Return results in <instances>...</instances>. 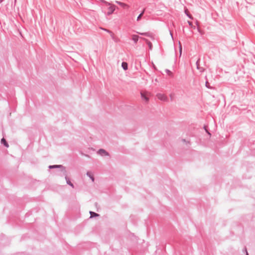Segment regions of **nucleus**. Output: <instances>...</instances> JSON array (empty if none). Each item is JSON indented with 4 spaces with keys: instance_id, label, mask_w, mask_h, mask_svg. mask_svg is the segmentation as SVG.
<instances>
[{
    "instance_id": "obj_8",
    "label": "nucleus",
    "mask_w": 255,
    "mask_h": 255,
    "mask_svg": "<svg viewBox=\"0 0 255 255\" xmlns=\"http://www.w3.org/2000/svg\"><path fill=\"white\" fill-rule=\"evenodd\" d=\"M1 142L2 143H3L6 147H8V144L6 142L5 139L4 138H2L1 140Z\"/></svg>"
},
{
    "instance_id": "obj_5",
    "label": "nucleus",
    "mask_w": 255,
    "mask_h": 255,
    "mask_svg": "<svg viewBox=\"0 0 255 255\" xmlns=\"http://www.w3.org/2000/svg\"><path fill=\"white\" fill-rule=\"evenodd\" d=\"M122 66L125 70H127L128 68V63L125 62L122 63Z\"/></svg>"
},
{
    "instance_id": "obj_7",
    "label": "nucleus",
    "mask_w": 255,
    "mask_h": 255,
    "mask_svg": "<svg viewBox=\"0 0 255 255\" xmlns=\"http://www.w3.org/2000/svg\"><path fill=\"white\" fill-rule=\"evenodd\" d=\"M117 2L124 8H128V5L126 3H123L121 2H119V1H117Z\"/></svg>"
},
{
    "instance_id": "obj_15",
    "label": "nucleus",
    "mask_w": 255,
    "mask_h": 255,
    "mask_svg": "<svg viewBox=\"0 0 255 255\" xmlns=\"http://www.w3.org/2000/svg\"><path fill=\"white\" fill-rule=\"evenodd\" d=\"M147 44L150 49L152 48V44L150 42L147 41Z\"/></svg>"
},
{
    "instance_id": "obj_20",
    "label": "nucleus",
    "mask_w": 255,
    "mask_h": 255,
    "mask_svg": "<svg viewBox=\"0 0 255 255\" xmlns=\"http://www.w3.org/2000/svg\"><path fill=\"white\" fill-rule=\"evenodd\" d=\"M246 255H249V254H248L247 250H246Z\"/></svg>"
},
{
    "instance_id": "obj_14",
    "label": "nucleus",
    "mask_w": 255,
    "mask_h": 255,
    "mask_svg": "<svg viewBox=\"0 0 255 255\" xmlns=\"http://www.w3.org/2000/svg\"><path fill=\"white\" fill-rule=\"evenodd\" d=\"M143 12H144V10L138 15V16L137 17V20H138L140 19V18L141 17L142 15L143 14Z\"/></svg>"
},
{
    "instance_id": "obj_19",
    "label": "nucleus",
    "mask_w": 255,
    "mask_h": 255,
    "mask_svg": "<svg viewBox=\"0 0 255 255\" xmlns=\"http://www.w3.org/2000/svg\"><path fill=\"white\" fill-rule=\"evenodd\" d=\"M58 166H50V168H52V167H58Z\"/></svg>"
},
{
    "instance_id": "obj_12",
    "label": "nucleus",
    "mask_w": 255,
    "mask_h": 255,
    "mask_svg": "<svg viewBox=\"0 0 255 255\" xmlns=\"http://www.w3.org/2000/svg\"><path fill=\"white\" fill-rule=\"evenodd\" d=\"M185 13L187 14V15L191 19H193V17L192 16V15L191 14H190V13H189V11L187 9H186L185 10Z\"/></svg>"
},
{
    "instance_id": "obj_18",
    "label": "nucleus",
    "mask_w": 255,
    "mask_h": 255,
    "mask_svg": "<svg viewBox=\"0 0 255 255\" xmlns=\"http://www.w3.org/2000/svg\"><path fill=\"white\" fill-rule=\"evenodd\" d=\"M188 23L190 25H192V22H190V21H188Z\"/></svg>"
},
{
    "instance_id": "obj_2",
    "label": "nucleus",
    "mask_w": 255,
    "mask_h": 255,
    "mask_svg": "<svg viewBox=\"0 0 255 255\" xmlns=\"http://www.w3.org/2000/svg\"><path fill=\"white\" fill-rule=\"evenodd\" d=\"M108 5H109V7L108 8V11L107 12V14L109 15L112 14L115 11V6L114 5H112L110 3H108Z\"/></svg>"
},
{
    "instance_id": "obj_21",
    "label": "nucleus",
    "mask_w": 255,
    "mask_h": 255,
    "mask_svg": "<svg viewBox=\"0 0 255 255\" xmlns=\"http://www.w3.org/2000/svg\"><path fill=\"white\" fill-rule=\"evenodd\" d=\"M207 84H208V83L206 82V86H207Z\"/></svg>"
},
{
    "instance_id": "obj_9",
    "label": "nucleus",
    "mask_w": 255,
    "mask_h": 255,
    "mask_svg": "<svg viewBox=\"0 0 255 255\" xmlns=\"http://www.w3.org/2000/svg\"><path fill=\"white\" fill-rule=\"evenodd\" d=\"M90 214L91 215V217L90 218H92V217H98L99 216V214L96 213H94L93 212H90Z\"/></svg>"
},
{
    "instance_id": "obj_4",
    "label": "nucleus",
    "mask_w": 255,
    "mask_h": 255,
    "mask_svg": "<svg viewBox=\"0 0 255 255\" xmlns=\"http://www.w3.org/2000/svg\"><path fill=\"white\" fill-rule=\"evenodd\" d=\"M138 36L137 35H133L132 36V39L136 43L138 40Z\"/></svg>"
},
{
    "instance_id": "obj_1",
    "label": "nucleus",
    "mask_w": 255,
    "mask_h": 255,
    "mask_svg": "<svg viewBox=\"0 0 255 255\" xmlns=\"http://www.w3.org/2000/svg\"><path fill=\"white\" fill-rule=\"evenodd\" d=\"M141 97L142 98V100L146 103H148L149 101L148 98V94L144 92H141L140 93Z\"/></svg>"
},
{
    "instance_id": "obj_17",
    "label": "nucleus",
    "mask_w": 255,
    "mask_h": 255,
    "mask_svg": "<svg viewBox=\"0 0 255 255\" xmlns=\"http://www.w3.org/2000/svg\"><path fill=\"white\" fill-rule=\"evenodd\" d=\"M170 35H171V37L172 39H173L172 34L171 32H170Z\"/></svg>"
},
{
    "instance_id": "obj_13",
    "label": "nucleus",
    "mask_w": 255,
    "mask_h": 255,
    "mask_svg": "<svg viewBox=\"0 0 255 255\" xmlns=\"http://www.w3.org/2000/svg\"><path fill=\"white\" fill-rule=\"evenodd\" d=\"M66 180H67V184H68L69 185H70L71 186H72V187H74V186H73V184L71 182V181L69 180H67L66 179Z\"/></svg>"
},
{
    "instance_id": "obj_16",
    "label": "nucleus",
    "mask_w": 255,
    "mask_h": 255,
    "mask_svg": "<svg viewBox=\"0 0 255 255\" xmlns=\"http://www.w3.org/2000/svg\"><path fill=\"white\" fill-rule=\"evenodd\" d=\"M167 71V73L169 74V75H171V72L170 71H169V70H166Z\"/></svg>"
},
{
    "instance_id": "obj_3",
    "label": "nucleus",
    "mask_w": 255,
    "mask_h": 255,
    "mask_svg": "<svg viewBox=\"0 0 255 255\" xmlns=\"http://www.w3.org/2000/svg\"><path fill=\"white\" fill-rule=\"evenodd\" d=\"M157 98L161 101H167V97L164 95V94H158L157 95H156Z\"/></svg>"
},
{
    "instance_id": "obj_11",
    "label": "nucleus",
    "mask_w": 255,
    "mask_h": 255,
    "mask_svg": "<svg viewBox=\"0 0 255 255\" xmlns=\"http://www.w3.org/2000/svg\"><path fill=\"white\" fill-rule=\"evenodd\" d=\"M178 44H179V53H180V56L182 54V45H181V43L180 41H179Z\"/></svg>"
},
{
    "instance_id": "obj_6",
    "label": "nucleus",
    "mask_w": 255,
    "mask_h": 255,
    "mask_svg": "<svg viewBox=\"0 0 255 255\" xmlns=\"http://www.w3.org/2000/svg\"><path fill=\"white\" fill-rule=\"evenodd\" d=\"M99 153L102 155H108V153L104 149H100L99 151Z\"/></svg>"
},
{
    "instance_id": "obj_10",
    "label": "nucleus",
    "mask_w": 255,
    "mask_h": 255,
    "mask_svg": "<svg viewBox=\"0 0 255 255\" xmlns=\"http://www.w3.org/2000/svg\"><path fill=\"white\" fill-rule=\"evenodd\" d=\"M87 175L90 177V178L92 179V181L94 182V178L93 176V175L91 174V172H88L87 173Z\"/></svg>"
}]
</instances>
